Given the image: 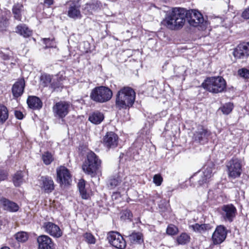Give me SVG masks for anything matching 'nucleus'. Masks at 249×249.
Instances as JSON below:
<instances>
[{
  "label": "nucleus",
  "instance_id": "864d4df0",
  "mask_svg": "<svg viewBox=\"0 0 249 249\" xmlns=\"http://www.w3.org/2000/svg\"><path fill=\"white\" fill-rule=\"evenodd\" d=\"M2 57L4 60H8L10 58V56L8 54H2Z\"/></svg>",
  "mask_w": 249,
  "mask_h": 249
},
{
  "label": "nucleus",
  "instance_id": "a18cd8bd",
  "mask_svg": "<svg viewBox=\"0 0 249 249\" xmlns=\"http://www.w3.org/2000/svg\"><path fill=\"white\" fill-rule=\"evenodd\" d=\"M131 177H126L124 178V181L123 183L124 186V189H125L126 188L128 189L129 187L131 186Z\"/></svg>",
  "mask_w": 249,
  "mask_h": 249
},
{
  "label": "nucleus",
  "instance_id": "603ef678",
  "mask_svg": "<svg viewBox=\"0 0 249 249\" xmlns=\"http://www.w3.org/2000/svg\"><path fill=\"white\" fill-rule=\"evenodd\" d=\"M120 197V194L119 192H113L112 195V199H117L118 197Z\"/></svg>",
  "mask_w": 249,
  "mask_h": 249
},
{
  "label": "nucleus",
  "instance_id": "1a4fd4ad",
  "mask_svg": "<svg viewBox=\"0 0 249 249\" xmlns=\"http://www.w3.org/2000/svg\"><path fill=\"white\" fill-rule=\"evenodd\" d=\"M228 230L223 225L217 226L213 233L212 240L214 245H219L226 238Z\"/></svg>",
  "mask_w": 249,
  "mask_h": 249
},
{
  "label": "nucleus",
  "instance_id": "bb28decb",
  "mask_svg": "<svg viewBox=\"0 0 249 249\" xmlns=\"http://www.w3.org/2000/svg\"><path fill=\"white\" fill-rule=\"evenodd\" d=\"M190 228H191L194 231L200 233H203L211 228L209 224H199L198 223H196L190 226Z\"/></svg>",
  "mask_w": 249,
  "mask_h": 249
},
{
  "label": "nucleus",
  "instance_id": "f8f14e48",
  "mask_svg": "<svg viewBox=\"0 0 249 249\" xmlns=\"http://www.w3.org/2000/svg\"><path fill=\"white\" fill-rule=\"evenodd\" d=\"M43 230L49 235L56 238L62 235V231L59 227L51 222H45L42 225Z\"/></svg>",
  "mask_w": 249,
  "mask_h": 249
},
{
  "label": "nucleus",
  "instance_id": "f3484780",
  "mask_svg": "<svg viewBox=\"0 0 249 249\" xmlns=\"http://www.w3.org/2000/svg\"><path fill=\"white\" fill-rule=\"evenodd\" d=\"M0 206L4 210L10 212H16L19 208V206L16 203L2 196L0 197Z\"/></svg>",
  "mask_w": 249,
  "mask_h": 249
},
{
  "label": "nucleus",
  "instance_id": "393cba45",
  "mask_svg": "<svg viewBox=\"0 0 249 249\" xmlns=\"http://www.w3.org/2000/svg\"><path fill=\"white\" fill-rule=\"evenodd\" d=\"M131 244H141L143 242L142 234L140 232H133L127 236Z\"/></svg>",
  "mask_w": 249,
  "mask_h": 249
},
{
  "label": "nucleus",
  "instance_id": "72a5a7b5",
  "mask_svg": "<svg viewBox=\"0 0 249 249\" xmlns=\"http://www.w3.org/2000/svg\"><path fill=\"white\" fill-rule=\"evenodd\" d=\"M233 107V104L228 103L221 107L219 109L221 110L224 114L228 115L231 112Z\"/></svg>",
  "mask_w": 249,
  "mask_h": 249
},
{
  "label": "nucleus",
  "instance_id": "4be33fe9",
  "mask_svg": "<svg viewBox=\"0 0 249 249\" xmlns=\"http://www.w3.org/2000/svg\"><path fill=\"white\" fill-rule=\"evenodd\" d=\"M27 103L29 107L34 109H39L42 107V103L41 100L36 96H29Z\"/></svg>",
  "mask_w": 249,
  "mask_h": 249
},
{
  "label": "nucleus",
  "instance_id": "2f4dec72",
  "mask_svg": "<svg viewBox=\"0 0 249 249\" xmlns=\"http://www.w3.org/2000/svg\"><path fill=\"white\" fill-rule=\"evenodd\" d=\"M52 80L53 78L50 75L43 74L41 76L40 79L41 85L44 87L49 86L51 88Z\"/></svg>",
  "mask_w": 249,
  "mask_h": 249
},
{
  "label": "nucleus",
  "instance_id": "39448f33",
  "mask_svg": "<svg viewBox=\"0 0 249 249\" xmlns=\"http://www.w3.org/2000/svg\"><path fill=\"white\" fill-rule=\"evenodd\" d=\"M112 96V90L108 87L103 86L95 87L91 90L90 94L91 100L100 103L108 101Z\"/></svg>",
  "mask_w": 249,
  "mask_h": 249
},
{
  "label": "nucleus",
  "instance_id": "4468645a",
  "mask_svg": "<svg viewBox=\"0 0 249 249\" xmlns=\"http://www.w3.org/2000/svg\"><path fill=\"white\" fill-rule=\"evenodd\" d=\"M233 56L238 59H245L249 56V42L238 45L233 52Z\"/></svg>",
  "mask_w": 249,
  "mask_h": 249
},
{
  "label": "nucleus",
  "instance_id": "6e6552de",
  "mask_svg": "<svg viewBox=\"0 0 249 249\" xmlns=\"http://www.w3.org/2000/svg\"><path fill=\"white\" fill-rule=\"evenodd\" d=\"M107 239L109 243L116 249H124L126 247L125 241L118 232L111 231L109 232Z\"/></svg>",
  "mask_w": 249,
  "mask_h": 249
},
{
  "label": "nucleus",
  "instance_id": "5fc2aeb1",
  "mask_svg": "<svg viewBox=\"0 0 249 249\" xmlns=\"http://www.w3.org/2000/svg\"><path fill=\"white\" fill-rule=\"evenodd\" d=\"M0 249H10L8 247H2Z\"/></svg>",
  "mask_w": 249,
  "mask_h": 249
},
{
  "label": "nucleus",
  "instance_id": "c9c22d12",
  "mask_svg": "<svg viewBox=\"0 0 249 249\" xmlns=\"http://www.w3.org/2000/svg\"><path fill=\"white\" fill-rule=\"evenodd\" d=\"M42 159L46 165L50 164L53 160L52 155L48 152H45L42 155Z\"/></svg>",
  "mask_w": 249,
  "mask_h": 249
},
{
  "label": "nucleus",
  "instance_id": "9b49d317",
  "mask_svg": "<svg viewBox=\"0 0 249 249\" xmlns=\"http://www.w3.org/2000/svg\"><path fill=\"white\" fill-rule=\"evenodd\" d=\"M236 208L232 204L224 205L221 207V214L225 221L231 222L235 217Z\"/></svg>",
  "mask_w": 249,
  "mask_h": 249
},
{
  "label": "nucleus",
  "instance_id": "f03ea898",
  "mask_svg": "<svg viewBox=\"0 0 249 249\" xmlns=\"http://www.w3.org/2000/svg\"><path fill=\"white\" fill-rule=\"evenodd\" d=\"M135 100L134 90L130 87H124L117 93L116 106L119 109L130 107L133 105Z\"/></svg>",
  "mask_w": 249,
  "mask_h": 249
},
{
  "label": "nucleus",
  "instance_id": "a878e982",
  "mask_svg": "<svg viewBox=\"0 0 249 249\" xmlns=\"http://www.w3.org/2000/svg\"><path fill=\"white\" fill-rule=\"evenodd\" d=\"M16 32L24 37H29L32 35V31L24 24L18 25L16 28Z\"/></svg>",
  "mask_w": 249,
  "mask_h": 249
},
{
  "label": "nucleus",
  "instance_id": "ea45409f",
  "mask_svg": "<svg viewBox=\"0 0 249 249\" xmlns=\"http://www.w3.org/2000/svg\"><path fill=\"white\" fill-rule=\"evenodd\" d=\"M163 181V178L160 174H156L153 177V182L156 185L160 186Z\"/></svg>",
  "mask_w": 249,
  "mask_h": 249
},
{
  "label": "nucleus",
  "instance_id": "f704fd0d",
  "mask_svg": "<svg viewBox=\"0 0 249 249\" xmlns=\"http://www.w3.org/2000/svg\"><path fill=\"white\" fill-rule=\"evenodd\" d=\"M15 237L16 240L19 242H24L28 239L27 233L23 231L18 232L15 235Z\"/></svg>",
  "mask_w": 249,
  "mask_h": 249
},
{
  "label": "nucleus",
  "instance_id": "20e7f679",
  "mask_svg": "<svg viewBox=\"0 0 249 249\" xmlns=\"http://www.w3.org/2000/svg\"><path fill=\"white\" fill-rule=\"evenodd\" d=\"M202 86L209 92L218 93L223 92L226 88V82L221 76L207 78Z\"/></svg>",
  "mask_w": 249,
  "mask_h": 249
},
{
  "label": "nucleus",
  "instance_id": "c85d7f7f",
  "mask_svg": "<svg viewBox=\"0 0 249 249\" xmlns=\"http://www.w3.org/2000/svg\"><path fill=\"white\" fill-rule=\"evenodd\" d=\"M85 181L81 179L78 183L77 187L82 198L84 199H87L89 197V195L85 189Z\"/></svg>",
  "mask_w": 249,
  "mask_h": 249
},
{
  "label": "nucleus",
  "instance_id": "3c124183",
  "mask_svg": "<svg viewBox=\"0 0 249 249\" xmlns=\"http://www.w3.org/2000/svg\"><path fill=\"white\" fill-rule=\"evenodd\" d=\"M53 0H44V5L47 7H49L50 6L53 4Z\"/></svg>",
  "mask_w": 249,
  "mask_h": 249
},
{
  "label": "nucleus",
  "instance_id": "cd10ccee",
  "mask_svg": "<svg viewBox=\"0 0 249 249\" xmlns=\"http://www.w3.org/2000/svg\"><path fill=\"white\" fill-rule=\"evenodd\" d=\"M122 177L120 174L111 177L107 181L108 187L110 189H113L118 186L122 181Z\"/></svg>",
  "mask_w": 249,
  "mask_h": 249
},
{
  "label": "nucleus",
  "instance_id": "c03bdc74",
  "mask_svg": "<svg viewBox=\"0 0 249 249\" xmlns=\"http://www.w3.org/2000/svg\"><path fill=\"white\" fill-rule=\"evenodd\" d=\"M96 5L93 3H87L85 6L84 10L85 11L87 10L90 13H92L93 10H95L96 9Z\"/></svg>",
  "mask_w": 249,
  "mask_h": 249
},
{
  "label": "nucleus",
  "instance_id": "2eb2a0df",
  "mask_svg": "<svg viewBox=\"0 0 249 249\" xmlns=\"http://www.w3.org/2000/svg\"><path fill=\"white\" fill-rule=\"evenodd\" d=\"M211 134V132L208 129L200 126L195 132L193 139L195 142L204 143L207 142L208 137Z\"/></svg>",
  "mask_w": 249,
  "mask_h": 249
},
{
  "label": "nucleus",
  "instance_id": "9d476101",
  "mask_svg": "<svg viewBox=\"0 0 249 249\" xmlns=\"http://www.w3.org/2000/svg\"><path fill=\"white\" fill-rule=\"evenodd\" d=\"M57 181L60 185H69L71 181V175L69 170L64 166H60L56 169Z\"/></svg>",
  "mask_w": 249,
  "mask_h": 249
},
{
  "label": "nucleus",
  "instance_id": "7ed1b4c3",
  "mask_svg": "<svg viewBox=\"0 0 249 249\" xmlns=\"http://www.w3.org/2000/svg\"><path fill=\"white\" fill-rule=\"evenodd\" d=\"M101 166V160L94 152H90L83 163L82 169L86 174L94 177L100 172Z\"/></svg>",
  "mask_w": 249,
  "mask_h": 249
},
{
  "label": "nucleus",
  "instance_id": "e433bc0d",
  "mask_svg": "<svg viewBox=\"0 0 249 249\" xmlns=\"http://www.w3.org/2000/svg\"><path fill=\"white\" fill-rule=\"evenodd\" d=\"M178 232V228L174 225H170L167 228L166 233L168 235H174L176 234Z\"/></svg>",
  "mask_w": 249,
  "mask_h": 249
},
{
  "label": "nucleus",
  "instance_id": "49530a36",
  "mask_svg": "<svg viewBox=\"0 0 249 249\" xmlns=\"http://www.w3.org/2000/svg\"><path fill=\"white\" fill-rule=\"evenodd\" d=\"M132 217V214L131 213V212L128 210H124L123 213V214L121 216L122 218L125 219H131V218Z\"/></svg>",
  "mask_w": 249,
  "mask_h": 249
},
{
  "label": "nucleus",
  "instance_id": "aec40b11",
  "mask_svg": "<svg viewBox=\"0 0 249 249\" xmlns=\"http://www.w3.org/2000/svg\"><path fill=\"white\" fill-rule=\"evenodd\" d=\"M104 114L98 110L91 112L89 114V121L94 124H101L104 119Z\"/></svg>",
  "mask_w": 249,
  "mask_h": 249
},
{
  "label": "nucleus",
  "instance_id": "de8ad7c7",
  "mask_svg": "<svg viewBox=\"0 0 249 249\" xmlns=\"http://www.w3.org/2000/svg\"><path fill=\"white\" fill-rule=\"evenodd\" d=\"M7 172L3 170H0V181H3L7 178Z\"/></svg>",
  "mask_w": 249,
  "mask_h": 249
},
{
  "label": "nucleus",
  "instance_id": "c756f323",
  "mask_svg": "<svg viewBox=\"0 0 249 249\" xmlns=\"http://www.w3.org/2000/svg\"><path fill=\"white\" fill-rule=\"evenodd\" d=\"M9 117L8 110L6 107L0 105V125L5 123Z\"/></svg>",
  "mask_w": 249,
  "mask_h": 249
},
{
  "label": "nucleus",
  "instance_id": "6ab92c4d",
  "mask_svg": "<svg viewBox=\"0 0 249 249\" xmlns=\"http://www.w3.org/2000/svg\"><path fill=\"white\" fill-rule=\"evenodd\" d=\"M25 81L23 78H20L13 85L12 92L15 98H18L21 96L24 90Z\"/></svg>",
  "mask_w": 249,
  "mask_h": 249
},
{
  "label": "nucleus",
  "instance_id": "f257e3e1",
  "mask_svg": "<svg viewBox=\"0 0 249 249\" xmlns=\"http://www.w3.org/2000/svg\"><path fill=\"white\" fill-rule=\"evenodd\" d=\"M187 19L190 25L205 27L206 22L202 15L196 10H187L184 8H174L163 21V24L169 29L178 30L184 24Z\"/></svg>",
  "mask_w": 249,
  "mask_h": 249
},
{
  "label": "nucleus",
  "instance_id": "dca6fc26",
  "mask_svg": "<svg viewBox=\"0 0 249 249\" xmlns=\"http://www.w3.org/2000/svg\"><path fill=\"white\" fill-rule=\"evenodd\" d=\"M39 182L40 188L46 193H50L54 189V182L51 177L42 176L39 179Z\"/></svg>",
  "mask_w": 249,
  "mask_h": 249
},
{
  "label": "nucleus",
  "instance_id": "58836bf2",
  "mask_svg": "<svg viewBox=\"0 0 249 249\" xmlns=\"http://www.w3.org/2000/svg\"><path fill=\"white\" fill-rule=\"evenodd\" d=\"M43 41L46 45L45 48L55 47L56 45L54 39H50V38H44Z\"/></svg>",
  "mask_w": 249,
  "mask_h": 249
},
{
  "label": "nucleus",
  "instance_id": "b1692460",
  "mask_svg": "<svg viewBox=\"0 0 249 249\" xmlns=\"http://www.w3.org/2000/svg\"><path fill=\"white\" fill-rule=\"evenodd\" d=\"M213 176V170L211 167H206L202 173L201 178L198 180V184L200 186L208 182Z\"/></svg>",
  "mask_w": 249,
  "mask_h": 249
},
{
  "label": "nucleus",
  "instance_id": "a19ab883",
  "mask_svg": "<svg viewBox=\"0 0 249 249\" xmlns=\"http://www.w3.org/2000/svg\"><path fill=\"white\" fill-rule=\"evenodd\" d=\"M84 237L88 243L94 244L95 243V239L92 234L87 232L84 234Z\"/></svg>",
  "mask_w": 249,
  "mask_h": 249
},
{
  "label": "nucleus",
  "instance_id": "37998d69",
  "mask_svg": "<svg viewBox=\"0 0 249 249\" xmlns=\"http://www.w3.org/2000/svg\"><path fill=\"white\" fill-rule=\"evenodd\" d=\"M8 25V21L6 18H3L0 20V30H5Z\"/></svg>",
  "mask_w": 249,
  "mask_h": 249
},
{
  "label": "nucleus",
  "instance_id": "473e14b6",
  "mask_svg": "<svg viewBox=\"0 0 249 249\" xmlns=\"http://www.w3.org/2000/svg\"><path fill=\"white\" fill-rule=\"evenodd\" d=\"M190 240V236L186 233H182L177 238L178 244L185 245L189 242Z\"/></svg>",
  "mask_w": 249,
  "mask_h": 249
},
{
  "label": "nucleus",
  "instance_id": "0eeeda50",
  "mask_svg": "<svg viewBox=\"0 0 249 249\" xmlns=\"http://www.w3.org/2000/svg\"><path fill=\"white\" fill-rule=\"evenodd\" d=\"M70 104L66 101L56 103L53 107L54 116L57 118L63 119L69 113Z\"/></svg>",
  "mask_w": 249,
  "mask_h": 249
},
{
  "label": "nucleus",
  "instance_id": "5701e85b",
  "mask_svg": "<svg viewBox=\"0 0 249 249\" xmlns=\"http://www.w3.org/2000/svg\"><path fill=\"white\" fill-rule=\"evenodd\" d=\"M68 16L72 18H80L81 17V13L78 6L72 2L70 4L68 10Z\"/></svg>",
  "mask_w": 249,
  "mask_h": 249
},
{
  "label": "nucleus",
  "instance_id": "ddd939ff",
  "mask_svg": "<svg viewBox=\"0 0 249 249\" xmlns=\"http://www.w3.org/2000/svg\"><path fill=\"white\" fill-rule=\"evenodd\" d=\"M104 145L107 149L116 147L118 143V136L113 132H108L103 139Z\"/></svg>",
  "mask_w": 249,
  "mask_h": 249
},
{
  "label": "nucleus",
  "instance_id": "79ce46f5",
  "mask_svg": "<svg viewBox=\"0 0 249 249\" xmlns=\"http://www.w3.org/2000/svg\"><path fill=\"white\" fill-rule=\"evenodd\" d=\"M238 74L242 77L245 79L249 78V70L247 69L243 68L240 69L238 71Z\"/></svg>",
  "mask_w": 249,
  "mask_h": 249
},
{
  "label": "nucleus",
  "instance_id": "8fccbe9b",
  "mask_svg": "<svg viewBox=\"0 0 249 249\" xmlns=\"http://www.w3.org/2000/svg\"><path fill=\"white\" fill-rule=\"evenodd\" d=\"M15 115L16 117L18 119L21 120L23 118V114L20 111L16 110L15 111Z\"/></svg>",
  "mask_w": 249,
  "mask_h": 249
},
{
  "label": "nucleus",
  "instance_id": "a211bd4d",
  "mask_svg": "<svg viewBox=\"0 0 249 249\" xmlns=\"http://www.w3.org/2000/svg\"><path fill=\"white\" fill-rule=\"evenodd\" d=\"M38 249H53L54 246L52 239L48 236L41 235L37 238Z\"/></svg>",
  "mask_w": 249,
  "mask_h": 249
},
{
  "label": "nucleus",
  "instance_id": "09e8293b",
  "mask_svg": "<svg viewBox=\"0 0 249 249\" xmlns=\"http://www.w3.org/2000/svg\"><path fill=\"white\" fill-rule=\"evenodd\" d=\"M242 17L245 19H249V7L243 12Z\"/></svg>",
  "mask_w": 249,
  "mask_h": 249
},
{
  "label": "nucleus",
  "instance_id": "423d86ee",
  "mask_svg": "<svg viewBox=\"0 0 249 249\" xmlns=\"http://www.w3.org/2000/svg\"><path fill=\"white\" fill-rule=\"evenodd\" d=\"M228 174L230 178H236L240 176L242 169L241 161L238 159H232L226 164Z\"/></svg>",
  "mask_w": 249,
  "mask_h": 249
},
{
  "label": "nucleus",
  "instance_id": "4c0bfd02",
  "mask_svg": "<svg viewBox=\"0 0 249 249\" xmlns=\"http://www.w3.org/2000/svg\"><path fill=\"white\" fill-rule=\"evenodd\" d=\"M62 83L58 79V77H56L53 78L52 82L51 84V88L53 90H54L56 88H58L61 86Z\"/></svg>",
  "mask_w": 249,
  "mask_h": 249
},
{
  "label": "nucleus",
  "instance_id": "412c9836",
  "mask_svg": "<svg viewBox=\"0 0 249 249\" xmlns=\"http://www.w3.org/2000/svg\"><path fill=\"white\" fill-rule=\"evenodd\" d=\"M12 13L15 20L21 21L22 15L24 12V7L22 4L17 3L12 7Z\"/></svg>",
  "mask_w": 249,
  "mask_h": 249
},
{
  "label": "nucleus",
  "instance_id": "7c9ffc66",
  "mask_svg": "<svg viewBox=\"0 0 249 249\" xmlns=\"http://www.w3.org/2000/svg\"><path fill=\"white\" fill-rule=\"evenodd\" d=\"M23 173L21 171H18L14 175L13 181L15 186L18 187L23 183Z\"/></svg>",
  "mask_w": 249,
  "mask_h": 249
}]
</instances>
